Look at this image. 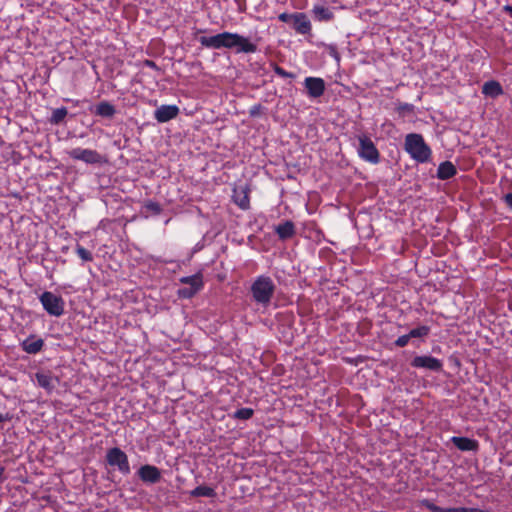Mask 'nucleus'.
<instances>
[{"mask_svg":"<svg viewBox=\"0 0 512 512\" xmlns=\"http://www.w3.org/2000/svg\"><path fill=\"white\" fill-rule=\"evenodd\" d=\"M411 366L418 369L441 372L443 363L440 359L430 355H418L411 360Z\"/></svg>","mask_w":512,"mask_h":512,"instance_id":"9","label":"nucleus"},{"mask_svg":"<svg viewBox=\"0 0 512 512\" xmlns=\"http://www.w3.org/2000/svg\"><path fill=\"white\" fill-rule=\"evenodd\" d=\"M327 50H328V54L339 63L340 60H341V57H340V54H339V52L337 50V46L331 44V45H329L327 47Z\"/></svg>","mask_w":512,"mask_h":512,"instance_id":"33","label":"nucleus"},{"mask_svg":"<svg viewBox=\"0 0 512 512\" xmlns=\"http://www.w3.org/2000/svg\"><path fill=\"white\" fill-rule=\"evenodd\" d=\"M275 290L276 285L274 281L267 275L257 276L250 287L253 301L265 308L270 305Z\"/></svg>","mask_w":512,"mask_h":512,"instance_id":"2","label":"nucleus"},{"mask_svg":"<svg viewBox=\"0 0 512 512\" xmlns=\"http://www.w3.org/2000/svg\"><path fill=\"white\" fill-rule=\"evenodd\" d=\"M443 1H444V2H448V3H450V2H452L453 0H443Z\"/></svg>","mask_w":512,"mask_h":512,"instance_id":"42","label":"nucleus"},{"mask_svg":"<svg viewBox=\"0 0 512 512\" xmlns=\"http://www.w3.org/2000/svg\"><path fill=\"white\" fill-rule=\"evenodd\" d=\"M503 200H504L505 204L512 210V193H507L503 197Z\"/></svg>","mask_w":512,"mask_h":512,"instance_id":"35","label":"nucleus"},{"mask_svg":"<svg viewBox=\"0 0 512 512\" xmlns=\"http://www.w3.org/2000/svg\"><path fill=\"white\" fill-rule=\"evenodd\" d=\"M179 114V107L176 105H161L154 111V118L159 123L168 122Z\"/></svg>","mask_w":512,"mask_h":512,"instance_id":"12","label":"nucleus"},{"mask_svg":"<svg viewBox=\"0 0 512 512\" xmlns=\"http://www.w3.org/2000/svg\"><path fill=\"white\" fill-rule=\"evenodd\" d=\"M356 138L359 143L357 147L358 156L365 162L378 164L380 153L371 138L364 133L357 135Z\"/></svg>","mask_w":512,"mask_h":512,"instance_id":"4","label":"nucleus"},{"mask_svg":"<svg viewBox=\"0 0 512 512\" xmlns=\"http://www.w3.org/2000/svg\"><path fill=\"white\" fill-rule=\"evenodd\" d=\"M430 333V327L421 325L409 331L410 338H426Z\"/></svg>","mask_w":512,"mask_h":512,"instance_id":"26","label":"nucleus"},{"mask_svg":"<svg viewBox=\"0 0 512 512\" xmlns=\"http://www.w3.org/2000/svg\"><path fill=\"white\" fill-rule=\"evenodd\" d=\"M396 111L404 116L414 111V105L410 103L398 102L396 105Z\"/></svg>","mask_w":512,"mask_h":512,"instance_id":"29","label":"nucleus"},{"mask_svg":"<svg viewBox=\"0 0 512 512\" xmlns=\"http://www.w3.org/2000/svg\"><path fill=\"white\" fill-rule=\"evenodd\" d=\"M44 345V340L33 334L29 335L20 343L21 349L27 354L32 355L39 353L43 349Z\"/></svg>","mask_w":512,"mask_h":512,"instance_id":"13","label":"nucleus"},{"mask_svg":"<svg viewBox=\"0 0 512 512\" xmlns=\"http://www.w3.org/2000/svg\"><path fill=\"white\" fill-rule=\"evenodd\" d=\"M144 208L147 209L148 211H151L155 215L160 214L162 211L160 204L151 200L147 201L144 204Z\"/></svg>","mask_w":512,"mask_h":512,"instance_id":"30","label":"nucleus"},{"mask_svg":"<svg viewBox=\"0 0 512 512\" xmlns=\"http://www.w3.org/2000/svg\"><path fill=\"white\" fill-rule=\"evenodd\" d=\"M67 101H70V102H73L75 105H78V101H74V100H71V99H67Z\"/></svg>","mask_w":512,"mask_h":512,"instance_id":"39","label":"nucleus"},{"mask_svg":"<svg viewBox=\"0 0 512 512\" xmlns=\"http://www.w3.org/2000/svg\"><path fill=\"white\" fill-rule=\"evenodd\" d=\"M190 496L213 498L216 496V491L212 487L200 485L190 491Z\"/></svg>","mask_w":512,"mask_h":512,"instance_id":"23","label":"nucleus"},{"mask_svg":"<svg viewBox=\"0 0 512 512\" xmlns=\"http://www.w3.org/2000/svg\"><path fill=\"white\" fill-rule=\"evenodd\" d=\"M457 174V168L451 161H443L437 168L436 176L439 180H449Z\"/></svg>","mask_w":512,"mask_h":512,"instance_id":"19","label":"nucleus"},{"mask_svg":"<svg viewBox=\"0 0 512 512\" xmlns=\"http://www.w3.org/2000/svg\"><path fill=\"white\" fill-rule=\"evenodd\" d=\"M410 339L409 334L401 335L395 340V345L399 348H403L409 343Z\"/></svg>","mask_w":512,"mask_h":512,"instance_id":"32","label":"nucleus"},{"mask_svg":"<svg viewBox=\"0 0 512 512\" xmlns=\"http://www.w3.org/2000/svg\"><path fill=\"white\" fill-rule=\"evenodd\" d=\"M450 441L460 451H477L479 447L477 440L468 437L453 436Z\"/></svg>","mask_w":512,"mask_h":512,"instance_id":"17","label":"nucleus"},{"mask_svg":"<svg viewBox=\"0 0 512 512\" xmlns=\"http://www.w3.org/2000/svg\"><path fill=\"white\" fill-rule=\"evenodd\" d=\"M293 16H294V13L293 14L281 13L278 16V19H279V21H281L283 23H289V22H292Z\"/></svg>","mask_w":512,"mask_h":512,"instance_id":"34","label":"nucleus"},{"mask_svg":"<svg viewBox=\"0 0 512 512\" xmlns=\"http://www.w3.org/2000/svg\"><path fill=\"white\" fill-rule=\"evenodd\" d=\"M504 11H506L512 17V6H510V5L504 6Z\"/></svg>","mask_w":512,"mask_h":512,"instance_id":"37","label":"nucleus"},{"mask_svg":"<svg viewBox=\"0 0 512 512\" xmlns=\"http://www.w3.org/2000/svg\"><path fill=\"white\" fill-rule=\"evenodd\" d=\"M179 281L180 283L189 286L181 288L178 291L179 296L185 299L192 298L203 287V276L201 272H198L191 276L181 277Z\"/></svg>","mask_w":512,"mask_h":512,"instance_id":"7","label":"nucleus"},{"mask_svg":"<svg viewBox=\"0 0 512 512\" xmlns=\"http://www.w3.org/2000/svg\"><path fill=\"white\" fill-rule=\"evenodd\" d=\"M420 505L429 509L432 512H460L458 508H442L434 503H432L429 499H422L420 501Z\"/></svg>","mask_w":512,"mask_h":512,"instance_id":"25","label":"nucleus"},{"mask_svg":"<svg viewBox=\"0 0 512 512\" xmlns=\"http://www.w3.org/2000/svg\"><path fill=\"white\" fill-rule=\"evenodd\" d=\"M136 474L143 483L148 485L159 483L162 477L161 470L150 464L142 465Z\"/></svg>","mask_w":512,"mask_h":512,"instance_id":"11","label":"nucleus"},{"mask_svg":"<svg viewBox=\"0 0 512 512\" xmlns=\"http://www.w3.org/2000/svg\"><path fill=\"white\" fill-rule=\"evenodd\" d=\"M293 29L301 35H306L311 32V22L307 15L302 12H296L293 16Z\"/></svg>","mask_w":512,"mask_h":512,"instance_id":"14","label":"nucleus"},{"mask_svg":"<svg viewBox=\"0 0 512 512\" xmlns=\"http://www.w3.org/2000/svg\"><path fill=\"white\" fill-rule=\"evenodd\" d=\"M201 46L208 49H235L236 53H255L257 45L238 33L222 32L213 36L198 38Z\"/></svg>","mask_w":512,"mask_h":512,"instance_id":"1","label":"nucleus"},{"mask_svg":"<svg viewBox=\"0 0 512 512\" xmlns=\"http://www.w3.org/2000/svg\"><path fill=\"white\" fill-rule=\"evenodd\" d=\"M404 149L418 163H427L431 160L432 150L426 144L421 134H407L405 136Z\"/></svg>","mask_w":512,"mask_h":512,"instance_id":"3","label":"nucleus"},{"mask_svg":"<svg viewBox=\"0 0 512 512\" xmlns=\"http://www.w3.org/2000/svg\"><path fill=\"white\" fill-rule=\"evenodd\" d=\"M303 85L307 96L312 99L321 97L326 89L325 81L320 77H306Z\"/></svg>","mask_w":512,"mask_h":512,"instance_id":"10","label":"nucleus"},{"mask_svg":"<svg viewBox=\"0 0 512 512\" xmlns=\"http://www.w3.org/2000/svg\"><path fill=\"white\" fill-rule=\"evenodd\" d=\"M237 4H238V5L242 4V1H239V3H237ZM239 10H240V11H244V9H243L241 6H239Z\"/></svg>","mask_w":512,"mask_h":512,"instance_id":"40","label":"nucleus"},{"mask_svg":"<svg viewBox=\"0 0 512 512\" xmlns=\"http://www.w3.org/2000/svg\"><path fill=\"white\" fill-rule=\"evenodd\" d=\"M37 384L45 389L48 393L52 392L58 382V378L53 376L51 372L40 371L35 374Z\"/></svg>","mask_w":512,"mask_h":512,"instance_id":"15","label":"nucleus"},{"mask_svg":"<svg viewBox=\"0 0 512 512\" xmlns=\"http://www.w3.org/2000/svg\"><path fill=\"white\" fill-rule=\"evenodd\" d=\"M68 155L73 160L82 161L86 164H100L102 162V156L96 150L86 148H74L68 151Z\"/></svg>","mask_w":512,"mask_h":512,"instance_id":"8","label":"nucleus"},{"mask_svg":"<svg viewBox=\"0 0 512 512\" xmlns=\"http://www.w3.org/2000/svg\"><path fill=\"white\" fill-rule=\"evenodd\" d=\"M7 419H8L7 416L0 413V423L6 421Z\"/></svg>","mask_w":512,"mask_h":512,"instance_id":"38","label":"nucleus"},{"mask_svg":"<svg viewBox=\"0 0 512 512\" xmlns=\"http://www.w3.org/2000/svg\"><path fill=\"white\" fill-rule=\"evenodd\" d=\"M234 203L242 210H247L250 207L249 190L247 187H236L232 195Z\"/></svg>","mask_w":512,"mask_h":512,"instance_id":"16","label":"nucleus"},{"mask_svg":"<svg viewBox=\"0 0 512 512\" xmlns=\"http://www.w3.org/2000/svg\"><path fill=\"white\" fill-rule=\"evenodd\" d=\"M275 232L281 240L290 239L295 235V225L292 221L287 220L278 224L275 227Z\"/></svg>","mask_w":512,"mask_h":512,"instance_id":"20","label":"nucleus"},{"mask_svg":"<svg viewBox=\"0 0 512 512\" xmlns=\"http://www.w3.org/2000/svg\"><path fill=\"white\" fill-rule=\"evenodd\" d=\"M256 114V110H251V115H255Z\"/></svg>","mask_w":512,"mask_h":512,"instance_id":"41","label":"nucleus"},{"mask_svg":"<svg viewBox=\"0 0 512 512\" xmlns=\"http://www.w3.org/2000/svg\"><path fill=\"white\" fill-rule=\"evenodd\" d=\"M76 254L84 262H91L93 260L92 253L81 245L76 246Z\"/></svg>","mask_w":512,"mask_h":512,"instance_id":"28","label":"nucleus"},{"mask_svg":"<svg viewBox=\"0 0 512 512\" xmlns=\"http://www.w3.org/2000/svg\"><path fill=\"white\" fill-rule=\"evenodd\" d=\"M313 15L318 21H329L333 18V12L324 5H314L312 9Z\"/></svg>","mask_w":512,"mask_h":512,"instance_id":"22","label":"nucleus"},{"mask_svg":"<svg viewBox=\"0 0 512 512\" xmlns=\"http://www.w3.org/2000/svg\"><path fill=\"white\" fill-rule=\"evenodd\" d=\"M273 71L276 75H278L281 78H293L294 74L291 72L286 71L282 67L275 65L273 68Z\"/></svg>","mask_w":512,"mask_h":512,"instance_id":"31","label":"nucleus"},{"mask_svg":"<svg viewBox=\"0 0 512 512\" xmlns=\"http://www.w3.org/2000/svg\"><path fill=\"white\" fill-rule=\"evenodd\" d=\"M253 414V409L245 407L236 410L233 414V418L240 420H248L253 416Z\"/></svg>","mask_w":512,"mask_h":512,"instance_id":"27","label":"nucleus"},{"mask_svg":"<svg viewBox=\"0 0 512 512\" xmlns=\"http://www.w3.org/2000/svg\"><path fill=\"white\" fill-rule=\"evenodd\" d=\"M145 65L150 68H156V64L151 60H146Z\"/></svg>","mask_w":512,"mask_h":512,"instance_id":"36","label":"nucleus"},{"mask_svg":"<svg viewBox=\"0 0 512 512\" xmlns=\"http://www.w3.org/2000/svg\"><path fill=\"white\" fill-rule=\"evenodd\" d=\"M96 116L111 119L116 114V108L113 104L108 101L99 102L93 110H91Z\"/></svg>","mask_w":512,"mask_h":512,"instance_id":"18","label":"nucleus"},{"mask_svg":"<svg viewBox=\"0 0 512 512\" xmlns=\"http://www.w3.org/2000/svg\"><path fill=\"white\" fill-rule=\"evenodd\" d=\"M482 94L491 98H496L503 94V88L499 82L490 80L483 84Z\"/></svg>","mask_w":512,"mask_h":512,"instance_id":"21","label":"nucleus"},{"mask_svg":"<svg viewBox=\"0 0 512 512\" xmlns=\"http://www.w3.org/2000/svg\"><path fill=\"white\" fill-rule=\"evenodd\" d=\"M39 301L43 309L54 317H60L65 312V301L60 295L45 291L39 296Z\"/></svg>","mask_w":512,"mask_h":512,"instance_id":"5","label":"nucleus"},{"mask_svg":"<svg viewBox=\"0 0 512 512\" xmlns=\"http://www.w3.org/2000/svg\"><path fill=\"white\" fill-rule=\"evenodd\" d=\"M68 115V110L65 107H60L52 110L49 118L51 125H59L64 122L65 117Z\"/></svg>","mask_w":512,"mask_h":512,"instance_id":"24","label":"nucleus"},{"mask_svg":"<svg viewBox=\"0 0 512 512\" xmlns=\"http://www.w3.org/2000/svg\"><path fill=\"white\" fill-rule=\"evenodd\" d=\"M106 462L109 466L117 468L123 475H128L131 472L128 456L118 447L107 450Z\"/></svg>","mask_w":512,"mask_h":512,"instance_id":"6","label":"nucleus"}]
</instances>
